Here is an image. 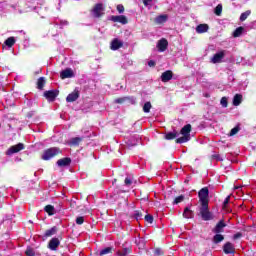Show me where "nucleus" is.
Returning a JSON list of instances; mask_svg holds the SVG:
<instances>
[{"instance_id":"nucleus-1","label":"nucleus","mask_w":256,"mask_h":256,"mask_svg":"<svg viewBox=\"0 0 256 256\" xmlns=\"http://www.w3.org/2000/svg\"><path fill=\"white\" fill-rule=\"evenodd\" d=\"M199 197V214L203 221H212L213 213L209 211V188L204 187L198 192Z\"/></svg>"},{"instance_id":"nucleus-2","label":"nucleus","mask_w":256,"mask_h":256,"mask_svg":"<svg viewBox=\"0 0 256 256\" xmlns=\"http://www.w3.org/2000/svg\"><path fill=\"white\" fill-rule=\"evenodd\" d=\"M59 155H63V150L59 147H51L44 150L43 154L41 155V159L43 161H50L55 157H59Z\"/></svg>"},{"instance_id":"nucleus-3","label":"nucleus","mask_w":256,"mask_h":256,"mask_svg":"<svg viewBox=\"0 0 256 256\" xmlns=\"http://www.w3.org/2000/svg\"><path fill=\"white\" fill-rule=\"evenodd\" d=\"M191 129H192L191 124L185 125L180 131V135H183V136L180 138H177L175 140V143L181 144V143H187V141H190Z\"/></svg>"},{"instance_id":"nucleus-4","label":"nucleus","mask_w":256,"mask_h":256,"mask_svg":"<svg viewBox=\"0 0 256 256\" xmlns=\"http://www.w3.org/2000/svg\"><path fill=\"white\" fill-rule=\"evenodd\" d=\"M91 13L94 19H101L105 15V6H103V3H97L94 5Z\"/></svg>"},{"instance_id":"nucleus-5","label":"nucleus","mask_w":256,"mask_h":256,"mask_svg":"<svg viewBox=\"0 0 256 256\" xmlns=\"http://www.w3.org/2000/svg\"><path fill=\"white\" fill-rule=\"evenodd\" d=\"M61 239V236L50 239L48 242V249H50V251H57L59 245H61Z\"/></svg>"},{"instance_id":"nucleus-6","label":"nucleus","mask_w":256,"mask_h":256,"mask_svg":"<svg viewBox=\"0 0 256 256\" xmlns=\"http://www.w3.org/2000/svg\"><path fill=\"white\" fill-rule=\"evenodd\" d=\"M131 103V105H135L137 103L135 97L133 96H125L121 98L115 99L114 103H117L118 105H123V103Z\"/></svg>"},{"instance_id":"nucleus-7","label":"nucleus","mask_w":256,"mask_h":256,"mask_svg":"<svg viewBox=\"0 0 256 256\" xmlns=\"http://www.w3.org/2000/svg\"><path fill=\"white\" fill-rule=\"evenodd\" d=\"M25 149V144L24 143H18L16 145L11 146L7 152L6 155H13L15 153H19V151H23Z\"/></svg>"},{"instance_id":"nucleus-8","label":"nucleus","mask_w":256,"mask_h":256,"mask_svg":"<svg viewBox=\"0 0 256 256\" xmlns=\"http://www.w3.org/2000/svg\"><path fill=\"white\" fill-rule=\"evenodd\" d=\"M225 227H227V224L225 223V220H220L216 226L212 229V233H224L225 232Z\"/></svg>"},{"instance_id":"nucleus-9","label":"nucleus","mask_w":256,"mask_h":256,"mask_svg":"<svg viewBox=\"0 0 256 256\" xmlns=\"http://www.w3.org/2000/svg\"><path fill=\"white\" fill-rule=\"evenodd\" d=\"M167 47H169V41L167 39L162 38L157 43V49L160 53H164V51H167Z\"/></svg>"},{"instance_id":"nucleus-10","label":"nucleus","mask_w":256,"mask_h":256,"mask_svg":"<svg viewBox=\"0 0 256 256\" xmlns=\"http://www.w3.org/2000/svg\"><path fill=\"white\" fill-rule=\"evenodd\" d=\"M72 77H75V72L71 68H66L60 72L61 79H72Z\"/></svg>"},{"instance_id":"nucleus-11","label":"nucleus","mask_w":256,"mask_h":256,"mask_svg":"<svg viewBox=\"0 0 256 256\" xmlns=\"http://www.w3.org/2000/svg\"><path fill=\"white\" fill-rule=\"evenodd\" d=\"M57 95H59V91L57 90H48L44 92V97L47 101H55V99H57Z\"/></svg>"},{"instance_id":"nucleus-12","label":"nucleus","mask_w":256,"mask_h":256,"mask_svg":"<svg viewBox=\"0 0 256 256\" xmlns=\"http://www.w3.org/2000/svg\"><path fill=\"white\" fill-rule=\"evenodd\" d=\"M111 21H113V23H121L122 25H127L129 23V20H127L125 15L111 16Z\"/></svg>"},{"instance_id":"nucleus-13","label":"nucleus","mask_w":256,"mask_h":256,"mask_svg":"<svg viewBox=\"0 0 256 256\" xmlns=\"http://www.w3.org/2000/svg\"><path fill=\"white\" fill-rule=\"evenodd\" d=\"M223 59H225V51L224 50L214 54V56L211 58V63H214V64L221 63V61H223Z\"/></svg>"},{"instance_id":"nucleus-14","label":"nucleus","mask_w":256,"mask_h":256,"mask_svg":"<svg viewBox=\"0 0 256 256\" xmlns=\"http://www.w3.org/2000/svg\"><path fill=\"white\" fill-rule=\"evenodd\" d=\"M132 251L133 250H132L131 246H126L125 244H123L122 249L118 250L116 252V255H118V256H127V255H131Z\"/></svg>"},{"instance_id":"nucleus-15","label":"nucleus","mask_w":256,"mask_h":256,"mask_svg":"<svg viewBox=\"0 0 256 256\" xmlns=\"http://www.w3.org/2000/svg\"><path fill=\"white\" fill-rule=\"evenodd\" d=\"M223 251L226 255L235 253V246L231 242H226L223 246Z\"/></svg>"},{"instance_id":"nucleus-16","label":"nucleus","mask_w":256,"mask_h":256,"mask_svg":"<svg viewBox=\"0 0 256 256\" xmlns=\"http://www.w3.org/2000/svg\"><path fill=\"white\" fill-rule=\"evenodd\" d=\"M171 79H173V71L167 70L162 73V75H161L162 83H167V82L171 81Z\"/></svg>"},{"instance_id":"nucleus-17","label":"nucleus","mask_w":256,"mask_h":256,"mask_svg":"<svg viewBox=\"0 0 256 256\" xmlns=\"http://www.w3.org/2000/svg\"><path fill=\"white\" fill-rule=\"evenodd\" d=\"M56 165L58 167H69L71 165V158L65 157L57 160Z\"/></svg>"},{"instance_id":"nucleus-18","label":"nucleus","mask_w":256,"mask_h":256,"mask_svg":"<svg viewBox=\"0 0 256 256\" xmlns=\"http://www.w3.org/2000/svg\"><path fill=\"white\" fill-rule=\"evenodd\" d=\"M121 47H123V42L118 40L117 38H114L111 42L110 49L112 51H117V50L121 49Z\"/></svg>"},{"instance_id":"nucleus-19","label":"nucleus","mask_w":256,"mask_h":256,"mask_svg":"<svg viewBox=\"0 0 256 256\" xmlns=\"http://www.w3.org/2000/svg\"><path fill=\"white\" fill-rule=\"evenodd\" d=\"M79 99V91L75 90L66 97L67 103H73Z\"/></svg>"},{"instance_id":"nucleus-20","label":"nucleus","mask_w":256,"mask_h":256,"mask_svg":"<svg viewBox=\"0 0 256 256\" xmlns=\"http://www.w3.org/2000/svg\"><path fill=\"white\" fill-rule=\"evenodd\" d=\"M168 19H169V16L167 14H162L157 16L154 19V22L156 23V25H163V23H167Z\"/></svg>"},{"instance_id":"nucleus-21","label":"nucleus","mask_w":256,"mask_h":256,"mask_svg":"<svg viewBox=\"0 0 256 256\" xmlns=\"http://www.w3.org/2000/svg\"><path fill=\"white\" fill-rule=\"evenodd\" d=\"M83 142V137H74L71 138V140L68 142V145L70 147H79L81 143Z\"/></svg>"},{"instance_id":"nucleus-22","label":"nucleus","mask_w":256,"mask_h":256,"mask_svg":"<svg viewBox=\"0 0 256 256\" xmlns=\"http://www.w3.org/2000/svg\"><path fill=\"white\" fill-rule=\"evenodd\" d=\"M57 231H59L57 226H54V227L46 230L44 233V240L48 239V237H53V235H57Z\"/></svg>"},{"instance_id":"nucleus-23","label":"nucleus","mask_w":256,"mask_h":256,"mask_svg":"<svg viewBox=\"0 0 256 256\" xmlns=\"http://www.w3.org/2000/svg\"><path fill=\"white\" fill-rule=\"evenodd\" d=\"M179 135L180 133L174 130L173 132L166 133L164 139H166V141H173V139H177Z\"/></svg>"},{"instance_id":"nucleus-24","label":"nucleus","mask_w":256,"mask_h":256,"mask_svg":"<svg viewBox=\"0 0 256 256\" xmlns=\"http://www.w3.org/2000/svg\"><path fill=\"white\" fill-rule=\"evenodd\" d=\"M209 31V25L208 24H199L196 27V33H207Z\"/></svg>"},{"instance_id":"nucleus-25","label":"nucleus","mask_w":256,"mask_h":256,"mask_svg":"<svg viewBox=\"0 0 256 256\" xmlns=\"http://www.w3.org/2000/svg\"><path fill=\"white\" fill-rule=\"evenodd\" d=\"M243 102V95L235 94L233 98V105L234 107H239V104Z\"/></svg>"},{"instance_id":"nucleus-26","label":"nucleus","mask_w":256,"mask_h":256,"mask_svg":"<svg viewBox=\"0 0 256 256\" xmlns=\"http://www.w3.org/2000/svg\"><path fill=\"white\" fill-rule=\"evenodd\" d=\"M44 211H45V213H48L49 216H53V215H55V206L50 205V204L46 205L44 207Z\"/></svg>"},{"instance_id":"nucleus-27","label":"nucleus","mask_w":256,"mask_h":256,"mask_svg":"<svg viewBox=\"0 0 256 256\" xmlns=\"http://www.w3.org/2000/svg\"><path fill=\"white\" fill-rule=\"evenodd\" d=\"M183 217L185 219H193V212L189 207H186L183 212Z\"/></svg>"},{"instance_id":"nucleus-28","label":"nucleus","mask_w":256,"mask_h":256,"mask_svg":"<svg viewBox=\"0 0 256 256\" xmlns=\"http://www.w3.org/2000/svg\"><path fill=\"white\" fill-rule=\"evenodd\" d=\"M45 77H40L37 81V89H39L40 91H43L44 87H45Z\"/></svg>"},{"instance_id":"nucleus-29","label":"nucleus","mask_w":256,"mask_h":256,"mask_svg":"<svg viewBox=\"0 0 256 256\" xmlns=\"http://www.w3.org/2000/svg\"><path fill=\"white\" fill-rule=\"evenodd\" d=\"M225 240V236H223L222 234H216L213 237V243H215L216 245L221 243V241Z\"/></svg>"},{"instance_id":"nucleus-30","label":"nucleus","mask_w":256,"mask_h":256,"mask_svg":"<svg viewBox=\"0 0 256 256\" xmlns=\"http://www.w3.org/2000/svg\"><path fill=\"white\" fill-rule=\"evenodd\" d=\"M111 253H113V247H106L100 251L99 255L103 256V255H109Z\"/></svg>"},{"instance_id":"nucleus-31","label":"nucleus","mask_w":256,"mask_h":256,"mask_svg":"<svg viewBox=\"0 0 256 256\" xmlns=\"http://www.w3.org/2000/svg\"><path fill=\"white\" fill-rule=\"evenodd\" d=\"M4 43L6 47H13L15 45V37L7 38Z\"/></svg>"},{"instance_id":"nucleus-32","label":"nucleus","mask_w":256,"mask_h":256,"mask_svg":"<svg viewBox=\"0 0 256 256\" xmlns=\"http://www.w3.org/2000/svg\"><path fill=\"white\" fill-rule=\"evenodd\" d=\"M214 13L217 17H221V13H223V5L218 4L214 9Z\"/></svg>"},{"instance_id":"nucleus-33","label":"nucleus","mask_w":256,"mask_h":256,"mask_svg":"<svg viewBox=\"0 0 256 256\" xmlns=\"http://www.w3.org/2000/svg\"><path fill=\"white\" fill-rule=\"evenodd\" d=\"M183 201H185L184 195L177 196L173 201V205H179V203H183Z\"/></svg>"},{"instance_id":"nucleus-34","label":"nucleus","mask_w":256,"mask_h":256,"mask_svg":"<svg viewBox=\"0 0 256 256\" xmlns=\"http://www.w3.org/2000/svg\"><path fill=\"white\" fill-rule=\"evenodd\" d=\"M241 35H243V27L240 26L233 32V37H241Z\"/></svg>"},{"instance_id":"nucleus-35","label":"nucleus","mask_w":256,"mask_h":256,"mask_svg":"<svg viewBox=\"0 0 256 256\" xmlns=\"http://www.w3.org/2000/svg\"><path fill=\"white\" fill-rule=\"evenodd\" d=\"M239 131H241V128L239 126H236L231 129L229 136L233 137L234 135H237L239 133Z\"/></svg>"},{"instance_id":"nucleus-36","label":"nucleus","mask_w":256,"mask_h":256,"mask_svg":"<svg viewBox=\"0 0 256 256\" xmlns=\"http://www.w3.org/2000/svg\"><path fill=\"white\" fill-rule=\"evenodd\" d=\"M251 15V10H247L240 15V21H246L247 17Z\"/></svg>"},{"instance_id":"nucleus-37","label":"nucleus","mask_w":256,"mask_h":256,"mask_svg":"<svg viewBox=\"0 0 256 256\" xmlns=\"http://www.w3.org/2000/svg\"><path fill=\"white\" fill-rule=\"evenodd\" d=\"M136 245L139 247V249H143L145 247V239L139 238L136 240Z\"/></svg>"},{"instance_id":"nucleus-38","label":"nucleus","mask_w":256,"mask_h":256,"mask_svg":"<svg viewBox=\"0 0 256 256\" xmlns=\"http://www.w3.org/2000/svg\"><path fill=\"white\" fill-rule=\"evenodd\" d=\"M151 107H152L151 102H146L143 106L144 113H150Z\"/></svg>"},{"instance_id":"nucleus-39","label":"nucleus","mask_w":256,"mask_h":256,"mask_svg":"<svg viewBox=\"0 0 256 256\" xmlns=\"http://www.w3.org/2000/svg\"><path fill=\"white\" fill-rule=\"evenodd\" d=\"M220 105H222V107H228L229 102L227 100V97H222L220 100Z\"/></svg>"},{"instance_id":"nucleus-40","label":"nucleus","mask_w":256,"mask_h":256,"mask_svg":"<svg viewBox=\"0 0 256 256\" xmlns=\"http://www.w3.org/2000/svg\"><path fill=\"white\" fill-rule=\"evenodd\" d=\"M85 223V217L79 216L76 218V225H83Z\"/></svg>"},{"instance_id":"nucleus-41","label":"nucleus","mask_w":256,"mask_h":256,"mask_svg":"<svg viewBox=\"0 0 256 256\" xmlns=\"http://www.w3.org/2000/svg\"><path fill=\"white\" fill-rule=\"evenodd\" d=\"M134 218L136 221H139V219H143V213L139 212V211H136L134 213Z\"/></svg>"},{"instance_id":"nucleus-42","label":"nucleus","mask_w":256,"mask_h":256,"mask_svg":"<svg viewBox=\"0 0 256 256\" xmlns=\"http://www.w3.org/2000/svg\"><path fill=\"white\" fill-rule=\"evenodd\" d=\"M229 201H231V196H227L223 202V209H227V205H229Z\"/></svg>"},{"instance_id":"nucleus-43","label":"nucleus","mask_w":256,"mask_h":256,"mask_svg":"<svg viewBox=\"0 0 256 256\" xmlns=\"http://www.w3.org/2000/svg\"><path fill=\"white\" fill-rule=\"evenodd\" d=\"M145 221H147V223H153V215L151 214H147L145 217H144Z\"/></svg>"},{"instance_id":"nucleus-44","label":"nucleus","mask_w":256,"mask_h":256,"mask_svg":"<svg viewBox=\"0 0 256 256\" xmlns=\"http://www.w3.org/2000/svg\"><path fill=\"white\" fill-rule=\"evenodd\" d=\"M25 253L27 256H35V251L32 248H27Z\"/></svg>"},{"instance_id":"nucleus-45","label":"nucleus","mask_w":256,"mask_h":256,"mask_svg":"<svg viewBox=\"0 0 256 256\" xmlns=\"http://www.w3.org/2000/svg\"><path fill=\"white\" fill-rule=\"evenodd\" d=\"M154 255H157V256L163 255V250L161 248H156L154 250Z\"/></svg>"},{"instance_id":"nucleus-46","label":"nucleus","mask_w":256,"mask_h":256,"mask_svg":"<svg viewBox=\"0 0 256 256\" xmlns=\"http://www.w3.org/2000/svg\"><path fill=\"white\" fill-rule=\"evenodd\" d=\"M117 11H118V13H124L125 12V7L122 4H119L117 6Z\"/></svg>"},{"instance_id":"nucleus-47","label":"nucleus","mask_w":256,"mask_h":256,"mask_svg":"<svg viewBox=\"0 0 256 256\" xmlns=\"http://www.w3.org/2000/svg\"><path fill=\"white\" fill-rule=\"evenodd\" d=\"M241 237H243V233L238 232V233L234 234L233 239H234V241H237V239H241Z\"/></svg>"},{"instance_id":"nucleus-48","label":"nucleus","mask_w":256,"mask_h":256,"mask_svg":"<svg viewBox=\"0 0 256 256\" xmlns=\"http://www.w3.org/2000/svg\"><path fill=\"white\" fill-rule=\"evenodd\" d=\"M212 159H216V161H223V157H221L219 154L212 155Z\"/></svg>"},{"instance_id":"nucleus-49","label":"nucleus","mask_w":256,"mask_h":256,"mask_svg":"<svg viewBox=\"0 0 256 256\" xmlns=\"http://www.w3.org/2000/svg\"><path fill=\"white\" fill-rule=\"evenodd\" d=\"M124 183L129 187L130 185L133 184V181L131 180V178L127 177L125 178Z\"/></svg>"},{"instance_id":"nucleus-50","label":"nucleus","mask_w":256,"mask_h":256,"mask_svg":"<svg viewBox=\"0 0 256 256\" xmlns=\"http://www.w3.org/2000/svg\"><path fill=\"white\" fill-rule=\"evenodd\" d=\"M155 65H157V63L155 62V60H150V61L148 62V66H149V67H155Z\"/></svg>"},{"instance_id":"nucleus-51","label":"nucleus","mask_w":256,"mask_h":256,"mask_svg":"<svg viewBox=\"0 0 256 256\" xmlns=\"http://www.w3.org/2000/svg\"><path fill=\"white\" fill-rule=\"evenodd\" d=\"M153 0H143L144 7H149V3Z\"/></svg>"},{"instance_id":"nucleus-52","label":"nucleus","mask_w":256,"mask_h":256,"mask_svg":"<svg viewBox=\"0 0 256 256\" xmlns=\"http://www.w3.org/2000/svg\"><path fill=\"white\" fill-rule=\"evenodd\" d=\"M205 97H209V94H206Z\"/></svg>"}]
</instances>
